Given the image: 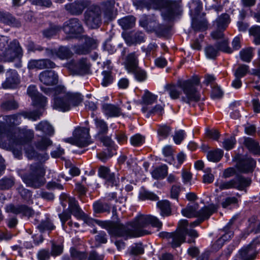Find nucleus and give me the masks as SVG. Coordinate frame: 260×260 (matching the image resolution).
I'll use <instances>...</instances> for the list:
<instances>
[{
    "label": "nucleus",
    "mask_w": 260,
    "mask_h": 260,
    "mask_svg": "<svg viewBox=\"0 0 260 260\" xmlns=\"http://www.w3.org/2000/svg\"><path fill=\"white\" fill-rule=\"evenodd\" d=\"M17 190L22 199L28 202L31 199L32 192L30 190L25 188L22 185H20L17 188Z\"/></svg>",
    "instance_id": "nucleus-61"
},
{
    "label": "nucleus",
    "mask_w": 260,
    "mask_h": 260,
    "mask_svg": "<svg viewBox=\"0 0 260 260\" xmlns=\"http://www.w3.org/2000/svg\"><path fill=\"white\" fill-rule=\"evenodd\" d=\"M145 137L140 134H135L130 139L131 144L135 147L142 146L145 143Z\"/></svg>",
    "instance_id": "nucleus-60"
},
{
    "label": "nucleus",
    "mask_w": 260,
    "mask_h": 260,
    "mask_svg": "<svg viewBox=\"0 0 260 260\" xmlns=\"http://www.w3.org/2000/svg\"><path fill=\"white\" fill-rule=\"evenodd\" d=\"M233 161L236 162L235 167L241 173H252L256 167V160L247 155L236 154L234 156Z\"/></svg>",
    "instance_id": "nucleus-9"
},
{
    "label": "nucleus",
    "mask_w": 260,
    "mask_h": 260,
    "mask_svg": "<svg viewBox=\"0 0 260 260\" xmlns=\"http://www.w3.org/2000/svg\"><path fill=\"white\" fill-rule=\"evenodd\" d=\"M36 129L40 131L43 133L49 136H51L54 134V129L50 123L47 121H42L36 125Z\"/></svg>",
    "instance_id": "nucleus-46"
},
{
    "label": "nucleus",
    "mask_w": 260,
    "mask_h": 260,
    "mask_svg": "<svg viewBox=\"0 0 260 260\" xmlns=\"http://www.w3.org/2000/svg\"><path fill=\"white\" fill-rule=\"evenodd\" d=\"M97 40L92 38L85 36L84 42L80 45H75L73 50L78 55H86L90 53L92 50L96 49L98 47Z\"/></svg>",
    "instance_id": "nucleus-14"
},
{
    "label": "nucleus",
    "mask_w": 260,
    "mask_h": 260,
    "mask_svg": "<svg viewBox=\"0 0 260 260\" xmlns=\"http://www.w3.org/2000/svg\"><path fill=\"white\" fill-rule=\"evenodd\" d=\"M240 59L244 62H250L253 56V48L248 47L242 49L239 53Z\"/></svg>",
    "instance_id": "nucleus-53"
},
{
    "label": "nucleus",
    "mask_w": 260,
    "mask_h": 260,
    "mask_svg": "<svg viewBox=\"0 0 260 260\" xmlns=\"http://www.w3.org/2000/svg\"><path fill=\"white\" fill-rule=\"evenodd\" d=\"M44 165L40 162H35L30 165L29 172L23 175L22 180L28 187L39 188L46 183Z\"/></svg>",
    "instance_id": "nucleus-4"
},
{
    "label": "nucleus",
    "mask_w": 260,
    "mask_h": 260,
    "mask_svg": "<svg viewBox=\"0 0 260 260\" xmlns=\"http://www.w3.org/2000/svg\"><path fill=\"white\" fill-rule=\"evenodd\" d=\"M200 83V78L196 76L187 80H178L176 85L173 83L167 84L165 89L172 99L176 100L181 94V91L178 89L179 87L180 88L186 95V96L181 98V101L190 105L191 102L197 103L201 100V95L197 87Z\"/></svg>",
    "instance_id": "nucleus-2"
},
{
    "label": "nucleus",
    "mask_w": 260,
    "mask_h": 260,
    "mask_svg": "<svg viewBox=\"0 0 260 260\" xmlns=\"http://www.w3.org/2000/svg\"><path fill=\"white\" fill-rule=\"evenodd\" d=\"M102 109L104 113L109 117H118L120 115V108L111 104L104 103L102 105Z\"/></svg>",
    "instance_id": "nucleus-31"
},
{
    "label": "nucleus",
    "mask_w": 260,
    "mask_h": 260,
    "mask_svg": "<svg viewBox=\"0 0 260 260\" xmlns=\"http://www.w3.org/2000/svg\"><path fill=\"white\" fill-rule=\"evenodd\" d=\"M223 155V150L220 149H216L208 151L207 154V157L210 161L217 162L221 160Z\"/></svg>",
    "instance_id": "nucleus-49"
},
{
    "label": "nucleus",
    "mask_w": 260,
    "mask_h": 260,
    "mask_svg": "<svg viewBox=\"0 0 260 260\" xmlns=\"http://www.w3.org/2000/svg\"><path fill=\"white\" fill-rule=\"evenodd\" d=\"M56 65L53 61L48 58L40 59H31L27 64L29 70L38 69L39 70L45 69H54Z\"/></svg>",
    "instance_id": "nucleus-23"
},
{
    "label": "nucleus",
    "mask_w": 260,
    "mask_h": 260,
    "mask_svg": "<svg viewBox=\"0 0 260 260\" xmlns=\"http://www.w3.org/2000/svg\"><path fill=\"white\" fill-rule=\"evenodd\" d=\"M83 101V96L79 93L68 92L62 96L53 98L52 107L63 112L78 106Z\"/></svg>",
    "instance_id": "nucleus-5"
},
{
    "label": "nucleus",
    "mask_w": 260,
    "mask_h": 260,
    "mask_svg": "<svg viewBox=\"0 0 260 260\" xmlns=\"http://www.w3.org/2000/svg\"><path fill=\"white\" fill-rule=\"evenodd\" d=\"M51 255L53 257L60 255L63 251V239L62 238H59L57 240L51 241Z\"/></svg>",
    "instance_id": "nucleus-33"
},
{
    "label": "nucleus",
    "mask_w": 260,
    "mask_h": 260,
    "mask_svg": "<svg viewBox=\"0 0 260 260\" xmlns=\"http://www.w3.org/2000/svg\"><path fill=\"white\" fill-rule=\"evenodd\" d=\"M70 255L76 260H87L88 257L86 252L79 251L74 247L71 248Z\"/></svg>",
    "instance_id": "nucleus-58"
},
{
    "label": "nucleus",
    "mask_w": 260,
    "mask_h": 260,
    "mask_svg": "<svg viewBox=\"0 0 260 260\" xmlns=\"http://www.w3.org/2000/svg\"><path fill=\"white\" fill-rule=\"evenodd\" d=\"M73 56V53L68 46H60L56 48V57L60 59H68Z\"/></svg>",
    "instance_id": "nucleus-40"
},
{
    "label": "nucleus",
    "mask_w": 260,
    "mask_h": 260,
    "mask_svg": "<svg viewBox=\"0 0 260 260\" xmlns=\"http://www.w3.org/2000/svg\"><path fill=\"white\" fill-rule=\"evenodd\" d=\"M61 29L62 26L60 25L50 23L49 27L43 31V35L44 38L51 39L57 35Z\"/></svg>",
    "instance_id": "nucleus-37"
},
{
    "label": "nucleus",
    "mask_w": 260,
    "mask_h": 260,
    "mask_svg": "<svg viewBox=\"0 0 260 260\" xmlns=\"http://www.w3.org/2000/svg\"><path fill=\"white\" fill-rule=\"evenodd\" d=\"M249 73V67L245 64H240L235 71L234 75L235 77L242 78Z\"/></svg>",
    "instance_id": "nucleus-54"
},
{
    "label": "nucleus",
    "mask_w": 260,
    "mask_h": 260,
    "mask_svg": "<svg viewBox=\"0 0 260 260\" xmlns=\"http://www.w3.org/2000/svg\"><path fill=\"white\" fill-rule=\"evenodd\" d=\"M26 154L29 159H35L39 161H45L48 159L47 153L41 154L34 149L33 147L27 149L25 150Z\"/></svg>",
    "instance_id": "nucleus-42"
},
{
    "label": "nucleus",
    "mask_w": 260,
    "mask_h": 260,
    "mask_svg": "<svg viewBox=\"0 0 260 260\" xmlns=\"http://www.w3.org/2000/svg\"><path fill=\"white\" fill-rule=\"evenodd\" d=\"M84 22L90 29H98L102 24V11L98 5H90L84 13Z\"/></svg>",
    "instance_id": "nucleus-8"
},
{
    "label": "nucleus",
    "mask_w": 260,
    "mask_h": 260,
    "mask_svg": "<svg viewBox=\"0 0 260 260\" xmlns=\"http://www.w3.org/2000/svg\"><path fill=\"white\" fill-rule=\"evenodd\" d=\"M91 4L90 0H76L65 5L66 11L73 16H79Z\"/></svg>",
    "instance_id": "nucleus-17"
},
{
    "label": "nucleus",
    "mask_w": 260,
    "mask_h": 260,
    "mask_svg": "<svg viewBox=\"0 0 260 260\" xmlns=\"http://www.w3.org/2000/svg\"><path fill=\"white\" fill-rule=\"evenodd\" d=\"M192 27L197 31L206 30L208 28V22L206 20L193 19L192 22Z\"/></svg>",
    "instance_id": "nucleus-57"
},
{
    "label": "nucleus",
    "mask_w": 260,
    "mask_h": 260,
    "mask_svg": "<svg viewBox=\"0 0 260 260\" xmlns=\"http://www.w3.org/2000/svg\"><path fill=\"white\" fill-rule=\"evenodd\" d=\"M39 78L42 84L49 86L56 85L59 81L58 74L51 70L43 71L39 74Z\"/></svg>",
    "instance_id": "nucleus-18"
},
{
    "label": "nucleus",
    "mask_w": 260,
    "mask_h": 260,
    "mask_svg": "<svg viewBox=\"0 0 260 260\" xmlns=\"http://www.w3.org/2000/svg\"><path fill=\"white\" fill-rule=\"evenodd\" d=\"M215 45V47H216L219 50V52H220V51L227 53H231L233 52V50L229 46L228 42L226 40L217 42Z\"/></svg>",
    "instance_id": "nucleus-62"
},
{
    "label": "nucleus",
    "mask_w": 260,
    "mask_h": 260,
    "mask_svg": "<svg viewBox=\"0 0 260 260\" xmlns=\"http://www.w3.org/2000/svg\"><path fill=\"white\" fill-rule=\"evenodd\" d=\"M199 205L197 203L192 202L188 204L185 208L181 210L182 215L187 218L197 217Z\"/></svg>",
    "instance_id": "nucleus-32"
},
{
    "label": "nucleus",
    "mask_w": 260,
    "mask_h": 260,
    "mask_svg": "<svg viewBox=\"0 0 260 260\" xmlns=\"http://www.w3.org/2000/svg\"><path fill=\"white\" fill-rule=\"evenodd\" d=\"M6 211L15 215H21V217L29 218L35 214V211L31 207L25 204H9L6 205Z\"/></svg>",
    "instance_id": "nucleus-15"
},
{
    "label": "nucleus",
    "mask_w": 260,
    "mask_h": 260,
    "mask_svg": "<svg viewBox=\"0 0 260 260\" xmlns=\"http://www.w3.org/2000/svg\"><path fill=\"white\" fill-rule=\"evenodd\" d=\"M95 127L98 130L97 135L98 137L106 135L108 132V126L107 123L103 120L98 118L94 119Z\"/></svg>",
    "instance_id": "nucleus-43"
},
{
    "label": "nucleus",
    "mask_w": 260,
    "mask_h": 260,
    "mask_svg": "<svg viewBox=\"0 0 260 260\" xmlns=\"http://www.w3.org/2000/svg\"><path fill=\"white\" fill-rule=\"evenodd\" d=\"M73 136L78 138L79 141V147H85L88 146L92 142L89 135V128L83 127L76 128L73 132Z\"/></svg>",
    "instance_id": "nucleus-19"
},
{
    "label": "nucleus",
    "mask_w": 260,
    "mask_h": 260,
    "mask_svg": "<svg viewBox=\"0 0 260 260\" xmlns=\"http://www.w3.org/2000/svg\"><path fill=\"white\" fill-rule=\"evenodd\" d=\"M235 175V177L227 181L216 182L215 186L219 187L220 190L236 189L237 190L246 191V188L251 184L252 180L249 177H246L243 175L237 173L235 168L229 167L223 171L222 177L226 179Z\"/></svg>",
    "instance_id": "nucleus-3"
},
{
    "label": "nucleus",
    "mask_w": 260,
    "mask_h": 260,
    "mask_svg": "<svg viewBox=\"0 0 260 260\" xmlns=\"http://www.w3.org/2000/svg\"><path fill=\"white\" fill-rule=\"evenodd\" d=\"M90 68V63L85 58H82L74 64L69 65V69L75 74L79 75L89 74Z\"/></svg>",
    "instance_id": "nucleus-21"
},
{
    "label": "nucleus",
    "mask_w": 260,
    "mask_h": 260,
    "mask_svg": "<svg viewBox=\"0 0 260 260\" xmlns=\"http://www.w3.org/2000/svg\"><path fill=\"white\" fill-rule=\"evenodd\" d=\"M139 199L142 201L151 200L153 201H158V197L152 192L146 190L144 187L140 191L139 194Z\"/></svg>",
    "instance_id": "nucleus-50"
},
{
    "label": "nucleus",
    "mask_w": 260,
    "mask_h": 260,
    "mask_svg": "<svg viewBox=\"0 0 260 260\" xmlns=\"http://www.w3.org/2000/svg\"><path fill=\"white\" fill-rule=\"evenodd\" d=\"M158 236L161 239H166L168 246L173 249L180 247L182 244L185 242V237L175 231L170 233L161 232Z\"/></svg>",
    "instance_id": "nucleus-13"
},
{
    "label": "nucleus",
    "mask_w": 260,
    "mask_h": 260,
    "mask_svg": "<svg viewBox=\"0 0 260 260\" xmlns=\"http://www.w3.org/2000/svg\"><path fill=\"white\" fill-rule=\"evenodd\" d=\"M172 127L167 125H159L157 130L158 135L162 139H166L170 135Z\"/></svg>",
    "instance_id": "nucleus-63"
},
{
    "label": "nucleus",
    "mask_w": 260,
    "mask_h": 260,
    "mask_svg": "<svg viewBox=\"0 0 260 260\" xmlns=\"http://www.w3.org/2000/svg\"><path fill=\"white\" fill-rule=\"evenodd\" d=\"M142 100L143 104L150 105L153 104L156 101L157 96L153 94L148 90H146L142 96Z\"/></svg>",
    "instance_id": "nucleus-59"
},
{
    "label": "nucleus",
    "mask_w": 260,
    "mask_h": 260,
    "mask_svg": "<svg viewBox=\"0 0 260 260\" xmlns=\"http://www.w3.org/2000/svg\"><path fill=\"white\" fill-rule=\"evenodd\" d=\"M99 177L104 180V184L107 187H117L119 184V174L113 172L105 166H100L98 169Z\"/></svg>",
    "instance_id": "nucleus-10"
},
{
    "label": "nucleus",
    "mask_w": 260,
    "mask_h": 260,
    "mask_svg": "<svg viewBox=\"0 0 260 260\" xmlns=\"http://www.w3.org/2000/svg\"><path fill=\"white\" fill-rule=\"evenodd\" d=\"M92 207L93 212L95 214H102L104 213L109 214L111 209V204L101 199L95 201L93 203Z\"/></svg>",
    "instance_id": "nucleus-29"
},
{
    "label": "nucleus",
    "mask_w": 260,
    "mask_h": 260,
    "mask_svg": "<svg viewBox=\"0 0 260 260\" xmlns=\"http://www.w3.org/2000/svg\"><path fill=\"white\" fill-rule=\"evenodd\" d=\"M34 145L38 150L45 151L49 146L52 145V142L49 138L42 136L35 142Z\"/></svg>",
    "instance_id": "nucleus-41"
},
{
    "label": "nucleus",
    "mask_w": 260,
    "mask_h": 260,
    "mask_svg": "<svg viewBox=\"0 0 260 260\" xmlns=\"http://www.w3.org/2000/svg\"><path fill=\"white\" fill-rule=\"evenodd\" d=\"M170 28L167 25L159 24L156 26L154 31L158 37H163L168 36L170 32Z\"/></svg>",
    "instance_id": "nucleus-56"
},
{
    "label": "nucleus",
    "mask_w": 260,
    "mask_h": 260,
    "mask_svg": "<svg viewBox=\"0 0 260 260\" xmlns=\"http://www.w3.org/2000/svg\"><path fill=\"white\" fill-rule=\"evenodd\" d=\"M155 10L165 9L161 15L165 20L170 21L178 13L180 5L176 0H149Z\"/></svg>",
    "instance_id": "nucleus-6"
},
{
    "label": "nucleus",
    "mask_w": 260,
    "mask_h": 260,
    "mask_svg": "<svg viewBox=\"0 0 260 260\" xmlns=\"http://www.w3.org/2000/svg\"><path fill=\"white\" fill-rule=\"evenodd\" d=\"M23 56V50L19 41L14 39L5 46L4 43H0V60L4 62H11L17 58L20 59Z\"/></svg>",
    "instance_id": "nucleus-7"
},
{
    "label": "nucleus",
    "mask_w": 260,
    "mask_h": 260,
    "mask_svg": "<svg viewBox=\"0 0 260 260\" xmlns=\"http://www.w3.org/2000/svg\"><path fill=\"white\" fill-rule=\"evenodd\" d=\"M250 35L254 37L253 43L256 45H260V26H254L249 30Z\"/></svg>",
    "instance_id": "nucleus-64"
},
{
    "label": "nucleus",
    "mask_w": 260,
    "mask_h": 260,
    "mask_svg": "<svg viewBox=\"0 0 260 260\" xmlns=\"http://www.w3.org/2000/svg\"><path fill=\"white\" fill-rule=\"evenodd\" d=\"M128 73L134 75L135 79L138 82H143L145 81L147 78L146 72L139 66L130 70Z\"/></svg>",
    "instance_id": "nucleus-47"
},
{
    "label": "nucleus",
    "mask_w": 260,
    "mask_h": 260,
    "mask_svg": "<svg viewBox=\"0 0 260 260\" xmlns=\"http://www.w3.org/2000/svg\"><path fill=\"white\" fill-rule=\"evenodd\" d=\"M145 38L144 32L139 30L127 32L123 36L125 42L129 46L145 42Z\"/></svg>",
    "instance_id": "nucleus-22"
},
{
    "label": "nucleus",
    "mask_w": 260,
    "mask_h": 260,
    "mask_svg": "<svg viewBox=\"0 0 260 260\" xmlns=\"http://www.w3.org/2000/svg\"><path fill=\"white\" fill-rule=\"evenodd\" d=\"M0 23L13 27L19 28L21 26L20 19L17 18L9 12L1 9Z\"/></svg>",
    "instance_id": "nucleus-20"
},
{
    "label": "nucleus",
    "mask_w": 260,
    "mask_h": 260,
    "mask_svg": "<svg viewBox=\"0 0 260 260\" xmlns=\"http://www.w3.org/2000/svg\"><path fill=\"white\" fill-rule=\"evenodd\" d=\"M243 144L250 153L260 156V145L257 141L250 137H245Z\"/></svg>",
    "instance_id": "nucleus-28"
},
{
    "label": "nucleus",
    "mask_w": 260,
    "mask_h": 260,
    "mask_svg": "<svg viewBox=\"0 0 260 260\" xmlns=\"http://www.w3.org/2000/svg\"><path fill=\"white\" fill-rule=\"evenodd\" d=\"M149 225L160 230L162 223L156 217L150 215H140L125 225L117 221H113L109 234L114 237H139L149 235L151 232L145 230Z\"/></svg>",
    "instance_id": "nucleus-1"
},
{
    "label": "nucleus",
    "mask_w": 260,
    "mask_h": 260,
    "mask_svg": "<svg viewBox=\"0 0 260 260\" xmlns=\"http://www.w3.org/2000/svg\"><path fill=\"white\" fill-rule=\"evenodd\" d=\"M64 32L72 38H77L84 31V28L78 18H72L64 22L62 26Z\"/></svg>",
    "instance_id": "nucleus-11"
},
{
    "label": "nucleus",
    "mask_w": 260,
    "mask_h": 260,
    "mask_svg": "<svg viewBox=\"0 0 260 260\" xmlns=\"http://www.w3.org/2000/svg\"><path fill=\"white\" fill-rule=\"evenodd\" d=\"M60 199L66 200L68 202L69 204L68 210L70 213L77 219L86 221L87 216L81 209L78 201L75 198L68 197L67 195L62 194L60 196Z\"/></svg>",
    "instance_id": "nucleus-12"
},
{
    "label": "nucleus",
    "mask_w": 260,
    "mask_h": 260,
    "mask_svg": "<svg viewBox=\"0 0 260 260\" xmlns=\"http://www.w3.org/2000/svg\"><path fill=\"white\" fill-rule=\"evenodd\" d=\"M15 183V179L13 176H5L0 179V190H6L11 189Z\"/></svg>",
    "instance_id": "nucleus-48"
},
{
    "label": "nucleus",
    "mask_w": 260,
    "mask_h": 260,
    "mask_svg": "<svg viewBox=\"0 0 260 260\" xmlns=\"http://www.w3.org/2000/svg\"><path fill=\"white\" fill-rule=\"evenodd\" d=\"M139 54L137 52H133L125 56L124 65L127 72L139 66Z\"/></svg>",
    "instance_id": "nucleus-27"
},
{
    "label": "nucleus",
    "mask_w": 260,
    "mask_h": 260,
    "mask_svg": "<svg viewBox=\"0 0 260 260\" xmlns=\"http://www.w3.org/2000/svg\"><path fill=\"white\" fill-rule=\"evenodd\" d=\"M37 228L41 233H44L46 231H52L55 229L52 220L49 217V214L46 215L45 219H42L40 223L37 225Z\"/></svg>",
    "instance_id": "nucleus-35"
},
{
    "label": "nucleus",
    "mask_w": 260,
    "mask_h": 260,
    "mask_svg": "<svg viewBox=\"0 0 260 260\" xmlns=\"http://www.w3.org/2000/svg\"><path fill=\"white\" fill-rule=\"evenodd\" d=\"M258 252L256 247H252L251 244H248L239 250L238 257L240 260H254Z\"/></svg>",
    "instance_id": "nucleus-25"
},
{
    "label": "nucleus",
    "mask_w": 260,
    "mask_h": 260,
    "mask_svg": "<svg viewBox=\"0 0 260 260\" xmlns=\"http://www.w3.org/2000/svg\"><path fill=\"white\" fill-rule=\"evenodd\" d=\"M101 75L103 78L101 84L103 87H107L112 84L115 80V75L111 70H104Z\"/></svg>",
    "instance_id": "nucleus-38"
},
{
    "label": "nucleus",
    "mask_w": 260,
    "mask_h": 260,
    "mask_svg": "<svg viewBox=\"0 0 260 260\" xmlns=\"http://www.w3.org/2000/svg\"><path fill=\"white\" fill-rule=\"evenodd\" d=\"M18 107V103L14 99L5 101L1 104V108L4 111L15 110Z\"/></svg>",
    "instance_id": "nucleus-51"
},
{
    "label": "nucleus",
    "mask_w": 260,
    "mask_h": 260,
    "mask_svg": "<svg viewBox=\"0 0 260 260\" xmlns=\"http://www.w3.org/2000/svg\"><path fill=\"white\" fill-rule=\"evenodd\" d=\"M257 219V216L256 215H252L248 219V225L246 229L248 235L251 233H260V221L256 224Z\"/></svg>",
    "instance_id": "nucleus-34"
},
{
    "label": "nucleus",
    "mask_w": 260,
    "mask_h": 260,
    "mask_svg": "<svg viewBox=\"0 0 260 260\" xmlns=\"http://www.w3.org/2000/svg\"><path fill=\"white\" fill-rule=\"evenodd\" d=\"M31 100L33 105L39 108H44L47 102V98L41 93H39L31 99Z\"/></svg>",
    "instance_id": "nucleus-55"
},
{
    "label": "nucleus",
    "mask_w": 260,
    "mask_h": 260,
    "mask_svg": "<svg viewBox=\"0 0 260 260\" xmlns=\"http://www.w3.org/2000/svg\"><path fill=\"white\" fill-rule=\"evenodd\" d=\"M157 207L160 210V214L162 217H168L172 214L171 203L168 200L158 201Z\"/></svg>",
    "instance_id": "nucleus-36"
},
{
    "label": "nucleus",
    "mask_w": 260,
    "mask_h": 260,
    "mask_svg": "<svg viewBox=\"0 0 260 260\" xmlns=\"http://www.w3.org/2000/svg\"><path fill=\"white\" fill-rule=\"evenodd\" d=\"M218 209V206L214 204H211L208 206H204L198 210L197 217L204 219V221L210 218L214 213L216 212Z\"/></svg>",
    "instance_id": "nucleus-30"
},
{
    "label": "nucleus",
    "mask_w": 260,
    "mask_h": 260,
    "mask_svg": "<svg viewBox=\"0 0 260 260\" xmlns=\"http://www.w3.org/2000/svg\"><path fill=\"white\" fill-rule=\"evenodd\" d=\"M152 177L155 179H162L168 174V167L166 165L156 168L151 173Z\"/></svg>",
    "instance_id": "nucleus-45"
},
{
    "label": "nucleus",
    "mask_w": 260,
    "mask_h": 260,
    "mask_svg": "<svg viewBox=\"0 0 260 260\" xmlns=\"http://www.w3.org/2000/svg\"><path fill=\"white\" fill-rule=\"evenodd\" d=\"M21 83V79L18 72L13 69H9L6 72V79L2 83L4 89H15L17 88Z\"/></svg>",
    "instance_id": "nucleus-16"
},
{
    "label": "nucleus",
    "mask_w": 260,
    "mask_h": 260,
    "mask_svg": "<svg viewBox=\"0 0 260 260\" xmlns=\"http://www.w3.org/2000/svg\"><path fill=\"white\" fill-rule=\"evenodd\" d=\"M230 22V15L227 13H223L215 20L216 27L218 29L225 30Z\"/></svg>",
    "instance_id": "nucleus-44"
},
{
    "label": "nucleus",
    "mask_w": 260,
    "mask_h": 260,
    "mask_svg": "<svg viewBox=\"0 0 260 260\" xmlns=\"http://www.w3.org/2000/svg\"><path fill=\"white\" fill-rule=\"evenodd\" d=\"M205 51L207 57L213 60H215L220 54V52H219L217 47H215V44L214 45H207L205 48Z\"/></svg>",
    "instance_id": "nucleus-52"
},
{
    "label": "nucleus",
    "mask_w": 260,
    "mask_h": 260,
    "mask_svg": "<svg viewBox=\"0 0 260 260\" xmlns=\"http://www.w3.org/2000/svg\"><path fill=\"white\" fill-rule=\"evenodd\" d=\"M136 18L133 15H128L118 20V24L123 30L133 28L136 23Z\"/></svg>",
    "instance_id": "nucleus-39"
},
{
    "label": "nucleus",
    "mask_w": 260,
    "mask_h": 260,
    "mask_svg": "<svg viewBox=\"0 0 260 260\" xmlns=\"http://www.w3.org/2000/svg\"><path fill=\"white\" fill-rule=\"evenodd\" d=\"M34 137L32 131L29 129L22 130L20 135L16 137L13 135L11 140L16 146H22L30 143Z\"/></svg>",
    "instance_id": "nucleus-24"
},
{
    "label": "nucleus",
    "mask_w": 260,
    "mask_h": 260,
    "mask_svg": "<svg viewBox=\"0 0 260 260\" xmlns=\"http://www.w3.org/2000/svg\"><path fill=\"white\" fill-rule=\"evenodd\" d=\"M115 0H107L101 2L99 5L102 12H103L105 17L108 20H112L114 18V8Z\"/></svg>",
    "instance_id": "nucleus-26"
}]
</instances>
